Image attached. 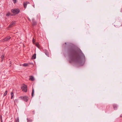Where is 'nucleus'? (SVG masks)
Listing matches in <instances>:
<instances>
[{
  "label": "nucleus",
  "mask_w": 122,
  "mask_h": 122,
  "mask_svg": "<svg viewBox=\"0 0 122 122\" xmlns=\"http://www.w3.org/2000/svg\"><path fill=\"white\" fill-rule=\"evenodd\" d=\"M15 24V23L13 22H11L8 26L9 28H10L12 27Z\"/></svg>",
  "instance_id": "0eeeda50"
},
{
  "label": "nucleus",
  "mask_w": 122,
  "mask_h": 122,
  "mask_svg": "<svg viewBox=\"0 0 122 122\" xmlns=\"http://www.w3.org/2000/svg\"><path fill=\"white\" fill-rule=\"evenodd\" d=\"M36 46L38 48L39 47V45L38 43H36Z\"/></svg>",
  "instance_id": "412c9836"
},
{
  "label": "nucleus",
  "mask_w": 122,
  "mask_h": 122,
  "mask_svg": "<svg viewBox=\"0 0 122 122\" xmlns=\"http://www.w3.org/2000/svg\"><path fill=\"white\" fill-rule=\"evenodd\" d=\"M58 14H56L55 15L54 17L56 19L58 18Z\"/></svg>",
  "instance_id": "6ab92c4d"
},
{
  "label": "nucleus",
  "mask_w": 122,
  "mask_h": 122,
  "mask_svg": "<svg viewBox=\"0 0 122 122\" xmlns=\"http://www.w3.org/2000/svg\"><path fill=\"white\" fill-rule=\"evenodd\" d=\"M29 64L27 63H24L22 65V66H29Z\"/></svg>",
  "instance_id": "4468645a"
},
{
  "label": "nucleus",
  "mask_w": 122,
  "mask_h": 122,
  "mask_svg": "<svg viewBox=\"0 0 122 122\" xmlns=\"http://www.w3.org/2000/svg\"><path fill=\"white\" fill-rule=\"evenodd\" d=\"M120 23V24H122V23ZM122 24H121V26H122Z\"/></svg>",
  "instance_id": "2f4dec72"
},
{
  "label": "nucleus",
  "mask_w": 122,
  "mask_h": 122,
  "mask_svg": "<svg viewBox=\"0 0 122 122\" xmlns=\"http://www.w3.org/2000/svg\"><path fill=\"white\" fill-rule=\"evenodd\" d=\"M120 117H122V114L120 115Z\"/></svg>",
  "instance_id": "7c9ffc66"
},
{
  "label": "nucleus",
  "mask_w": 122,
  "mask_h": 122,
  "mask_svg": "<svg viewBox=\"0 0 122 122\" xmlns=\"http://www.w3.org/2000/svg\"><path fill=\"white\" fill-rule=\"evenodd\" d=\"M6 16H12L13 15L11 14L10 13L9 11L7 12L6 14Z\"/></svg>",
  "instance_id": "1a4fd4ad"
},
{
  "label": "nucleus",
  "mask_w": 122,
  "mask_h": 122,
  "mask_svg": "<svg viewBox=\"0 0 122 122\" xmlns=\"http://www.w3.org/2000/svg\"><path fill=\"white\" fill-rule=\"evenodd\" d=\"M36 58V53H35L32 56V59H35Z\"/></svg>",
  "instance_id": "ddd939ff"
},
{
  "label": "nucleus",
  "mask_w": 122,
  "mask_h": 122,
  "mask_svg": "<svg viewBox=\"0 0 122 122\" xmlns=\"http://www.w3.org/2000/svg\"><path fill=\"white\" fill-rule=\"evenodd\" d=\"M66 53L69 58L70 63H74L82 66L85 61V56L79 49H75L72 47L68 48Z\"/></svg>",
  "instance_id": "f257e3e1"
},
{
  "label": "nucleus",
  "mask_w": 122,
  "mask_h": 122,
  "mask_svg": "<svg viewBox=\"0 0 122 122\" xmlns=\"http://www.w3.org/2000/svg\"><path fill=\"white\" fill-rule=\"evenodd\" d=\"M120 11L121 12H122V8L121 9Z\"/></svg>",
  "instance_id": "c85d7f7f"
},
{
  "label": "nucleus",
  "mask_w": 122,
  "mask_h": 122,
  "mask_svg": "<svg viewBox=\"0 0 122 122\" xmlns=\"http://www.w3.org/2000/svg\"><path fill=\"white\" fill-rule=\"evenodd\" d=\"M11 12L13 13L14 15L18 14L20 11V10L18 8L12 9L11 10Z\"/></svg>",
  "instance_id": "f03ea898"
},
{
  "label": "nucleus",
  "mask_w": 122,
  "mask_h": 122,
  "mask_svg": "<svg viewBox=\"0 0 122 122\" xmlns=\"http://www.w3.org/2000/svg\"><path fill=\"white\" fill-rule=\"evenodd\" d=\"M14 94L13 92H12L11 93V99H12L13 98V97H14Z\"/></svg>",
  "instance_id": "f3484780"
},
{
  "label": "nucleus",
  "mask_w": 122,
  "mask_h": 122,
  "mask_svg": "<svg viewBox=\"0 0 122 122\" xmlns=\"http://www.w3.org/2000/svg\"><path fill=\"white\" fill-rule=\"evenodd\" d=\"M32 42L33 43H34L35 42V40L34 38H33L32 40Z\"/></svg>",
  "instance_id": "393cba45"
},
{
  "label": "nucleus",
  "mask_w": 122,
  "mask_h": 122,
  "mask_svg": "<svg viewBox=\"0 0 122 122\" xmlns=\"http://www.w3.org/2000/svg\"><path fill=\"white\" fill-rule=\"evenodd\" d=\"M113 107L114 110H116L117 107V106L116 105L114 104L113 105Z\"/></svg>",
  "instance_id": "f8f14e48"
},
{
  "label": "nucleus",
  "mask_w": 122,
  "mask_h": 122,
  "mask_svg": "<svg viewBox=\"0 0 122 122\" xmlns=\"http://www.w3.org/2000/svg\"><path fill=\"white\" fill-rule=\"evenodd\" d=\"M11 38V37H10V36H8L3 39L2 40V41H8L10 40Z\"/></svg>",
  "instance_id": "39448f33"
},
{
  "label": "nucleus",
  "mask_w": 122,
  "mask_h": 122,
  "mask_svg": "<svg viewBox=\"0 0 122 122\" xmlns=\"http://www.w3.org/2000/svg\"><path fill=\"white\" fill-rule=\"evenodd\" d=\"M29 77H30L29 79V80L32 81H34V80L35 79L33 76H30Z\"/></svg>",
  "instance_id": "9d476101"
},
{
  "label": "nucleus",
  "mask_w": 122,
  "mask_h": 122,
  "mask_svg": "<svg viewBox=\"0 0 122 122\" xmlns=\"http://www.w3.org/2000/svg\"><path fill=\"white\" fill-rule=\"evenodd\" d=\"M66 45V42H65L64 44H63V45Z\"/></svg>",
  "instance_id": "cd10ccee"
},
{
  "label": "nucleus",
  "mask_w": 122,
  "mask_h": 122,
  "mask_svg": "<svg viewBox=\"0 0 122 122\" xmlns=\"http://www.w3.org/2000/svg\"><path fill=\"white\" fill-rule=\"evenodd\" d=\"M19 98L26 102H27L29 100L28 97L26 96H24L23 97H19Z\"/></svg>",
  "instance_id": "20e7f679"
},
{
  "label": "nucleus",
  "mask_w": 122,
  "mask_h": 122,
  "mask_svg": "<svg viewBox=\"0 0 122 122\" xmlns=\"http://www.w3.org/2000/svg\"><path fill=\"white\" fill-rule=\"evenodd\" d=\"M21 89L22 91L25 92H26L27 91V88L26 85L25 84H23L21 87Z\"/></svg>",
  "instance_id": "7ed1b4c3"
},
{
  "label": "nucleus",
  "mask_w": 122,
  "mask_h": 122,
  "mask_svg": "<svg viewBox=\"0 0 122 122\" xmlns=\"http://www.w3.org/2000/svg\"><path fill=\"white\" fill-rule=\"evenodd\" d=\"M30 3V2L28 1H26L25 2H24L23 3L24 7L25 9L27 7V4H29Z\"/></svg>",
  "instance_id": "423d86ee"
},
{
  "label": "nucleus",
  "mask_w": 122,
  "mask_h": 122,
  "mask_svg": "<svg viewBox=\"0 0 122 122\" xmlns=\"http://www.w3.org/2000/svg\"><path fill=\"white\" fill-rule=\"evenodd\" d=\"M34 90L33 88L32 87V92L31 93V96L32 97H33L34 96Z\"/></svg>",
  "instance_id": "dca6fc26"
},
{
  "label": "nucleus",
  "mask_w": 122,
  "mask_h": 122,
  "mask_svg": "<svg viewBox=\"0 0 122 122\" xmlns=\"http://www.w3.org/2000/svg\"><path fill=\"white\" fill-rule=\"evenodd\" d=\"M27 122H32V119L29 118H27Z\"/></svg>",
  "instance_id": "2eb2a0df"
},
{
  "label": "nucleus",
  "mask_w": 122,
  "mask_h": 122,
  "mask_svg": "<svg viewBox=\"0 0 122 122\" xmlns=\"http://www.w3.org/2000/svg\"><path fill=\"white\" fill-rule=\"evenodd\" d=\"M33 114H35V111L34 110H33Z\"/></svg>",
  "instance_id": "a878e982"
},
{
  "label": "nucleus",
  "mask_w": 122,
  "mask_h": 122,
  "mask_svg": "<svg viewBox=\"0 0 122 122\" xmlns=\"http://www.w3.org/2000/svg\"><path fill=\"white\" fill-rule=\"evenodd\" d=\"M7 91H5V92L4 93V96H5L7 94Z\"/></svg>",
  "instance_id": "aec40b11"
},
{
  "label": "nucleus",
  "mask_w": 122,
  "mask_h": 122,
  "mask_svg": "<svg viewBox=\"0 0 122 122\" xmlns=\"http://www.w3.org/2000/svg\"><path fill=\"white\" fill-rule=\"evenodd\" d=\"M44 51L45 54L47 56L49 57V54L48 51L46 50V49H45L44 50Z\"/></svg>",
  "instance_id": "6e6552de"
},
{
  "label": "nucleus",
  "mask_w": 122,
  "mask_h": 122,
  "mask_svg": "<svg viewBox=\"0 0 122 122\" xmlns=\"http://www.w3.org/2000/svg\"><path fill=\"white\" fill-rule=\"evenodd\" d=\"M32 25H36V22L34 21V19L32 20Z\"/></svg>",
  "instance_id": "9b49d317"
},
{
  "label": "nucleus",
  "mask_w": 122,
  "mask_h": 122,
  "mask_svg": "<svg viewBox=\"0 0 122 122\" xmlns=\"http://www.w3.org/2000/svg\"><path fill=\"white\" fill-rule=\"evenodd\" d=\"M13 1L14 4L16 3V0H13Z\"/></svg>",
  "instance_id": "b1692460"
},
{
  "label": "nucleus",
  "mask_w": 122,
  "mask_h": 122,
  "mask_svg": "<svg viewBox=\"0 0 122 122\" xmlns=\"http://www.w3.org/2000/svg\"><path fill=\"white\" fill-rule=\"evenodd\" d=\"M18 99H16L14 101V102L15 103H18Z\"/></svg>",
  "instance_id": "5701e85b"
},
{
  "label": "nucleus",
  "mask_w": 122,
  "mask_h": 122,
  "mask_svg": "<svg viewBox=\"0 0 122 122\" xmlns=\"http://www.w3.org/2000/svg\"><path fill=\"white\" fill-rule=\"evenodd\" d=\"M0 118H1V119H2V117L1 115L0 117Z\"/></svg>",
  "instance_id": "c756f323"
},
{
  "label": "nucleus",
  "mask_w": 122,
  "mask_h": 122,
  "mask_svg": "<svg viewBox=\"0 0 122 122\" xmlns=\"http://www.w3.org/2000/svg\"><path fill=\"white\" fill-rule=\"evenodd\" d=\"M28 20H29V21H31V20L29 18H28Z\"/></svg>",
  "instance_id": "bb28decb"
},
{
  "label": "nucleus",
  "mask_w": 122,
  "mask_h": 122,
  "mask_svg": "<svg viewBox=\"0 0 122 122\" xmlns=\"http://www.w3.org/2000/svg\"><path fill=\"white\" fill-rule=\"evenodd\" d=\"M15 122H19V118L17 117V119L15 120Z\"/></svg>",
  "instance_id": "4be33fe9"
},
{
  "label": "nucleus",
  "mask_w": 122,
  "mask_h": 122,
  "mask_svg": "<svg viewBox=\"0 0 122 122\" xmlns=\"http://www.w3.org/2000/svg\"><path fill=\"white\" fill-rule=\"evenodd\" d=\"M4 57V56L3 55H2L1 56V61L2 62L3 61V60Z\"/></svg>",
  "instance_id": "a211bd4d"
}]
</instances>
